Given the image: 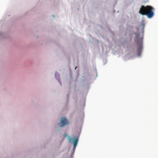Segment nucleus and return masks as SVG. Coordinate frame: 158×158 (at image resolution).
Masks as SVG:
<instances>
[{"instance_id":"obj_2","label":"nucleus","mask_w":158,"mask_h":158,"mask_svg":"<svg viewBox=\"0 0 158 158\" xmlns=\"http://www.w3.org/2000/svg\"><path fill=\"white\" fill-rule=\"evenodd\" d=\"M143 37H139V35L138 34L135 38V41L138 45L139 46L138 48V56H140L141 55V52L142 50V40Z\"/></svg>"},{"instance_id":"obj_4","label":"nucleus","mask_w":158,"mask_h":158,"mask_svg":"<svg viewBox=\"0 0 158 158\" xmlns=\"http://www.w3.org/2000/svg\"><path fill=\"white\" fill-rule=\"evenodd\" d=\"M69 123L68 119L65 117H62L60 120V124L61 127H64L66 125H68Z\"/></svg>"},{"instance_id":"obj_3","label":"nucleus","mask_w":158,"mask_h":158,"mask_svg":"<svg viewBox=\"0 0 158 158\" xmlns=\"http://www.w3.org/2000/svg\"><path fill=\"white\" fill-rule=\"evenodd\" d=\"M68 138L69 142L71 143H73V144L74 148V149H75L78 143V137L77 136H73V138L74 139V141L73 139L70 136H68Z\"/></svg>"},{"instance_id":"obj_5","label":"nucleus","mask_w":158,"mask_h":158,"mask_svg":"<svg viewBox=\"0 0 158 158\" xmlns=\"http://www.w3.org/2000/svg\"><path fill=\"white\" fill-rule=\"evenodd\" d=\"M64 136L65 137H67V134H64Z\"/></svg>"},{"instance_id":"obj_1","label":"nucleus","mask_w":158,"mask_h":158,"mask_svg":"<svg viewBox=\"0 0 158 158\" xmlns=\"http://www.w3.org/2000/svg\"><path fill=\"white\" fill-rule=\"evenodd\" d=\"M154 9L150 6H142L139 11V13L142 15H146L149 18H151L154 15Z\"/></svg>"}]
</instances>
